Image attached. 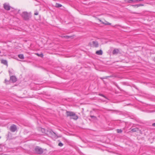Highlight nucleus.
<instances>
[{
	"mask_svg": "<svg viewBox=\"0 0 155 155\" xmlns=\"http://www.w3.org/2000/svg\"><path fill=\"white\" fill-rule=\"evenodd\" d=\"M66 114L68 117H71V119L77 120L78 118V116L74 112L68 111H67Z\"/></svg>",
	"mask_w": 155,
	"mask_h": 155,
	"instance_id": "f257e3e1",
	"label": "nucleus"
},
{
	"mask_svg": "<svg viewBox=\"0 0 155 155\" xmlns=\"http://www.w3.org/2000/svg\"><path fill=\"white\" fill-rule=\"evenodd\" d=\"M21 16L22 18L25 21L29 20L31 17L30 15L26 12H23L21 14Z\"/></svg>",
	"mask_w": 155,
	"mask_h": 155,
	"instance_id": "f03ea898",
	"label": "nucleus"
},
{
	"mask_svg": "<svg viewBox=\"0 0 155 155\" xmlns=\"http://www.w3.org/2000/svg\"><path fill=\"white\" fill-rule=\"evenodd\" d=\"M35 152L37 154H41L43 153V149L40 147L37 146L35 148Z\"/></svg>",
	"mask_w": 155,
	"mask_h": 155,
	"instance_id": "7ed1b4c3",
	"label": "nucleus"
},
{
	"mask_svg": "<svg viewBox=\"0 0 155 155\" xmlns=\"http://www.w3.org/2000/svg\"><path fill=\"white\" fill-rule=\"evenodd\" d=\"M17 127L16 125L13 124L10 127V130L12 132H15L17 130Z\"/></svg>",
	"mask_w": 155,
	"mask_h": 155,
	"instance_id": "20e7f679",
	"label": "nucleus"
},
{
	"mask_svg": "<svg viewBox=\"0 0 155 155\" xmlns=\"http://www.w3.org/2000/svg\"><path fill=\"white\" fill-rule=\"evenodd\" d=\"M4 7L5 9L9 11L11 7L9 4L5 3L4 4Z\"/></svg>",
	"mask_w": 155,
	"mask_h": 155,
	"instance_id": "39448f33",
	"label": "nucleus"
},
{
	"mask_svg": "<svg viewBox=\"0 0 155 155\" xmlns=\"http://www.w3.org/2000/svg\"><path fill=\"white\" fill-rule=\"evenodd\" d=\"M50 133L51 134L52 137H54L55 138H57L58 136L54 132L52 131H50Z\"/></svg>",
	"mask_w": 155,
	"mask_h": 155,
	"instance_id": "423d86ee",
	"label": "nucleus"
},
{
	"mask_svg": "<svg viewBox=\"0 0 155 155\" xmlns=\"http://www.w3.org/2000/svg\"><path fill=\"white\" fill-rule=\"evenodd\" d=\"M10 80L12 82L14 83L17 81V78L15 76H12L10 77Z\"/></svg>",
	"mask_w": 155,
	"mask_h": 155,
	"instance_id": "0eeeda50",
	"label": "nucleus"
},
{
	"mask_svg": "<svg viewBox=\"0 0 155 155\" xmlns=\"http://www.w3.org/2000/svg\"><path fill=\"white\" fill-rule=\"evenodd\" d=\"M93 46L95 47H97L98 46V42L96 41H94L92 42Z\"/></svg>",
	"mask_w": 155,
	"mask_h": 155,
	"instance_id": "6e6552de",
	"label": "nucleus"
},
{
	"mask_svg": "<svg viewBox=\"0 0 155 155\" xmlns=\"http://www.w3.org/2000/svg\"><path fill=\"white\" fill-rule=\"evenodd\" d=\"M119 51V50L117 49H114L112 52L113 54H117Z\"/></svg>",
	"mask_w": 155,
	"mask_h": 155,
	"instance_id": "1a4fd4ad",
	"label": "nucleus"
},
{
	"mask_svg": "<svg viewBox=\"0 0 155 155\" xmlns=\"http://www.w3.org/2000/svg\"><path fill=\"white\" fill-rule=\"evenodd\" d=\"M96 53L99 55H101L103 54V51L101 50H100L96 51Z\"/></svg>",
	"mask_w": 155,
	"mask_h": 155,
	"instance_id": "9d476101",
	"label": "nucleus"
},
{
	"mask_svg": "<svg viewBox=\"0 0 155 155\" xmlns=\"http://www.w3.org/2000/svg\"><path fill=\"white\" fill-rule=\"evenodd\" d=\"M18 58L21 59H24V57L23 54H20L18 56Z\"/></svg>",
	"mask_w": 155,
	"mask_h": 155,
	"instance_id": "9b49d317",
	"label": "nucleus"
},
{
	"mask_svg": "<svg viewBox=\"0 0 155 155\" xmlns=\"http://www.w3.org/2000/svg\"><path fill=\"white\" fill-rule=\"evenodd\" d=\"M1 63L5 65L7 64V61L6 60H2L1 61Z\"/></svg>",
	"mask_w": 155,
	"mask_h": 155,
	"instance_id": "f8f14e48",
	"label": "nucleus"
},
{
	"mask_svg": "<svg viewBox=\"0 0 155 155\" xmlns=\"http://www.w3.org/2000/svg\"><path fill=\"white\" fill-rule=\"evenodd\" d=\"M62 6V5L61 4L58 3H56L55 7L56 8H60Z\"/></svg>",
	"mask_w": 155,
	"mask_h": 155,
	"instance_id": "ddd939ff",
	"label": "nucleus"
},
{
	"mask_svg": "<svg viewBox=\"0 0 155 155\" xmlns=\"http://www.w3.org/2000/svg\"><path fill=\"white\" fill-rule=\"evenodd\" d=\"M143 5H144L143 4H138V5H133V6H134V7H139L140 6H143Z\"/></svg>",
	"mask_w": 155,
	"mask_h": 155,
	"instance_id": "4468645a",
	"label": "nucleus"
},
{
	"mask_svg": "<svg viewBox=\"0 0 155 155\" xmlns=\"http://www.w3.org/2000/svg\"><path fill=\"white\" fill-rule=\"evenodd\" d=\"M39 130H41L43 133H45V129L40 128H39Z\"/></svg>",
	"mask_w": 155,
	"mask_h": 155,
	"instance_id": "2eb2a0df",
	"label": "nucleus"
},
{
	"mask_svg": "<svg viewBox=\"0 0 155 155\" xmlns=\"http://www.w3.org/2000/svg\"><path fill=\"white\" fill-rule=\"evenodd\" d=\"M137 130L138 129L137 128H135L132 129H131V131L133 132H136Z\"/></svg>",
	"mask_w": 155,
	"mask_h": 155,
	"instance_id": "dca6fc26",
	"label": "nucleus"
},
{
	"mask_svg": "<svg viewBox=\"0 0 155 155\" xmlns=\"http://www.w3.org/2000/svg\"><path fill=\"white\" fill-rule=\"evenodd\" d=\"M37 54L39 57H43V54H42V53H41L40 54H39L38 53H37Z\"/></svg>",
	"mask_w": 155,
	"mask_h": 155,
	"instance_id": "f3484780",
	"label": "nucleus"
},
{
	"mask_svg": "<svg viewBox=\"0 0 155 155\" xmlns=\"http://www.w3.org/2000/svg\"><path fill=\"white\" fill-rule=\"evenodd\" d=\"M117 132L118 133H121L122 132V130L121 129H117Z\"/></svg>",
	"mask_w": 155,
	"mask_h": 155,
	"instance_id": "a211bd4d",
	"label": "nucleus"
},
{
	"mask_svg": "<svg viewBox=\"0 0 155 155\" xmlns=\"http://www.w3.org/2000/svg\"><path fill=\"white\" fill-rule=\"evenodd\" d=\"M63 145V144L61 142H60L58 143V146L60 147H62Z\"/></svg>",
	"mask_w": 155,
	"mask_h": 155,
	"instance_id": "6ab92c4d",
	"label": "nucleus"
},
{
	"mask_svg": "<svg viewBox=\"0 0 155 155\" xmlns=\"http://www.w3.org/2000/svg\"><path fill=\"white\" fill-rule=\"evenodd\" d=\"M3 147L2 145L0 144V151H2V147Z\"/></svg>",
	"mask_w": 155,
	"mask_h": 155,
	"instance_id": "aec40b11",
	"label": "nucleus"
},
{
	"mask_svg": "<svg viewBox=\"0 0 155 155\" xmlns=\"http://www.w3.org/2000/svg\"><path fill=\"white\" fill-rule=\"evenodd\" d=\"M64 37L66 38H69L71 37V36H68V35H66L65 36H64Z\"/></svg>",
	"mask_w": 155,
	"mask_h": 155,
	"instance_id": "412c9836",
	"label": "nucleus"
},
{
	"mask_svg": "<svg viewBox=\"0 0 155 155\" xmlns=\"http://www.w3.org/2000/svg\"><path fill=\"white\" fill-rule=\"evenodd\" d=\"M38 12H36L34 13V15H38Z\"/></svg>",
	"mask_w": 155,
	"mask_h": 155,
	"instance_id": "4be33fe9",
	"label": "nucleus"
},
{
	"mask_svg": "<svg viewBox=\"0 0 155 155\" xmlns=\"http://www.w3.org/2000/svg\"><path fill=\"white\" fill-rule=\"evenodd\" d=\"M139 2L138 0H134V2L136 3Z\"/></svg>",
	"mask_w": 155,
	"mask_h": 155,
	"instance_id": "5701e85b",
	"label": "nucleus"
},
{
	"mask_svg": "<svg viewBox=\"0 0 155 155\" xmlns=\"http://www.w3.org/2000/svg\"><path fill=\"white\" fill-rule=\"evenodd\" d=\"M91 117L92 118H95L96 117L95 116H91Z\"/></svg>",
	"mask_w": 155,
	"mask_h": 155,
	"instance_id": "b1692460",
	"label": "nucleus"
},
{
	"mask_svg": "<svg viewBox=\"0 0 155 155\" xmlns=\"http://www.w3.org/2000/svg\"><path fill=\"white\" fill-rule=\"evenodd\" d=\"M117 88H118L119 89V90H120V91L121 90L120 88V87H119V86H118V85H117Z\"/></svg>",
	"mask_w": 155,
	"mask_h": 155,
	"instance_id": "393cba45",
	"label": "nucleus"
},
{
	"mask_svg": "<svg viewBox=\"0 0 155 155\" xmlns=\"http://www.w3.org/2000/svg\"><path fill=\"white\" fill-rule=\"evenodd\" d=\"M101 96H102V97H104V95L102 94H99Z\"/></svg>",
	"mask_w": 155,
	"mask_h": 155,
	"instance_id": "a878e982",
	"label": "nucleus"
},
{
	"mask_svg": "<svg viewBox=\"0 0 155 155\" xmlns=\"http://www.w3.org/2000/svg\"><path fill=\"white\" fill-rule=\"evenodd\" d=\"M152 126L153 127H155V123H153L152 124Z\"/></svg>",
	"mask_w": 155,
	"mask_h": 155,
	"instance_id": "bb28decb",
	"label": "nucleus"
},
{
	"mask_svg": "<svg viewBox=\"0 0 155 155\" xmlns=\"http://www.w3.org/2000/svg\"><path fill=\"white\" fill-rule=\"evenodd\" d=\"M106 25H111V24L109 23V22H107V24H106Z\"/></svg>",
	"mask_w": 155,
	"mask_h": 155,
	"instance_id": "cd10ccee",
	"label": "nucleus"
},
{
	"mask_svg": "<svg viewBox=\"0 0 155 155\" xmlns=\"http://www.w3.org/2000/svg\"><path fill=\"white\" fill-rule=\"evenodd\" d=\"M103 78H105V79L107 78V77H106L104 78H101V79H103Z\"/></svg>",
	"mask_w": 155,
	"mask_h": 155,
	"instance_id": "c85d7f7f",
	"label": "nucleus"
},
{
	"mask_svg": "<svg viewBox=\"0 0 155 155\" xmlns=\"http://www.w3.org/2000/svg\"><path fill=\"white\" fill-rule=\"evenodd\" d=\"M143 0H138L139 2L143 1Z\"/></svg>",
	"mask_w": 155,
	"mask_h": 155,
	"instance_id": "c756f323",
	"label": "nucleus"
},
{
	"mask_svg": "<svg viewBox=\"0 0 155 155\" xmlns=\"http://www.w3.org/2000/svg\"><path fill=\"white\" fill-rule=\"evenodd\" d=\"M5 82H6V81H6V79H5Z\"/></svg>",
	"mask_w": 155,
	"mask_h": 155,
	"instance_id": "7c9ffc66",
	"label": "nucleus"
},
{
	"mask_svg": "<svg viewBox=\"0 0 155 155\" xmlns=\"http://www.w3.org/2000/svg\"><path fill=\"white\" fill-rule=\"evenodd\" d=\"M154 60L155 61V57L154 58Z\"/></svg>",
	"mask_w": 155,
	"mask_h": 155,
	"instance_id": "2f4dec72",
	"label": "nucleus"
},
{
	"mask_svg": "<svg viewBox=\"0 0 155 155\" xmlns=\"http://www.w3.org/2000/svg\"><path fill=\"white\" fill-rule=\"evenodd\" d=\"M1 137H0V139H1Z\"/></svg>",
	"mask_w": 155,
	"mask_h": 155,
	"instance_id": "473e14b6",
	"label": "nucleus"
}]
</instances>
